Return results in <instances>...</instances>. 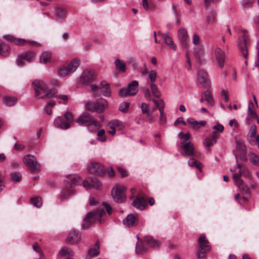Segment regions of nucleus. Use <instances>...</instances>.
<instances>
[{"instance_id":"a19ab883","label":"nucleus","mask_w":259,"mask_h":259,"mask_svg":"<svg viewBox=\"0 0 259 259\" xmlns=\"http://www.w3.org/2000/svg\"><path fill=\"white\" fill-rule=\"evenodd\" d=\"M188 164L191 167H196L199 170L201 171L202 165L200 162H198L195 159L191 158L188 161Z\"/></svg>"},{"instance_id":"3c124183","label":"nucleus","mask_w":259,"mask_h":259,"mask_svg":"<svg viewBox=\"0 0 259 259\" xmlns=\"http://www.w3.org/2000/svg\"><path fill=\"white\" fill-rule=\"evenodd\" d=\"M257 118V115L253 110H247V116L246 120L249 121L250 120Z\"/></svg>"},{"instance_id":"bf43d9fd","label":"nucleus","mask_w":259,"mask_h":259,"mask_svg":"<svg viewBox=\"0 0 259 259\" xmlns=\"http://www.w3.org/2000/svg\"><path fill=\"white\" fill-rule=\"evenodd\" d=\"M56 98L62 101H59V104H66L68 101V96L65 95H58L56 96Z\"/></svg>"},{"instance_id":"39448f33","label":"nucleus","mask_w":259,"mask_h":259,"mask_svg":"<svg viewBox=\"0 0 259 259\" xmlns=\"http://www.w3.org/2000/svg\"><path fill=\"white\" fill-rule=\"evenodd\" d=\"M139 82L137 80L133 81L128 84L127 88H122L119 91V95L121 97L135 95L138 91Z\"/></svg>"},{"instance_id":"f03ea898","label":"nucleus","mask_w":259,"mask_h":259,"mask_svg":"<svg viewBox=\"0 0 259 259\" xmlns=\"http://www.w3.org/2000/svg\"><path fill=\"white\" fill-rule=\"evenodd\" d=\"M64 119L61 116H58L54 121L55 125L62 130L69 128L71 123L74 120V117L72 113L67 111L64 114Z\"/></svg>"},{"instance_id":"a878e982","label":"nucleus","mask_w":259,"mask_h":259,"mask_svg":"<svg viewBox=\"0 0 259 259\" xmlns=\"http://www.w3.org/2000/svg\"><path fill=\"white\" fill-rule=\"evenodd\" d=\"M137 220V216L131 213L128 214L126 218L123 220V223L125 226L128 227H132L135 225Z\"/></svg>"},{"instance_id":"b1692460","label":"nucleus","mask_w":259,"mask_h":259,"mask_svg":"<svg viewBox=\"0 0 259 259\" xmlns=\"http://www.w3.org/2000/svg\"><path fill=\"white\" fill-rule=\"evenodd\" d=\"M107 101L104 99H100L96 102V112L102 113L107 107Z\"/></svg>"},{"instance_id":"473e14b6","label":"nucleus","mask_w":259,"mask_h":259,"mask_svg":"<svg viewBox=\"0 0 259 259\" xmlns=\"http://www.w3.org/2000/svg\"><path fill=\"white\" fill-rule=\"evenodd\" d=\"M17 101L16 98L11 97H6L3 99L4 104L9 107L14 106L16 103Z\"/></svg>"},{"instance_id":"58836bf2","label":"nucleus","mask_w":259,"mask_h":259,"mask_svg":"<svg viewBox=\"0 0 259 259\" xmlns=\"http://www.w3.org/2000/svg\"><path fill=\"white\" fill-rule=\"evenodd\" d=\"M150 88H151V92L154 97H155L156 98L160 97V96H161L160 92L159 90L157 85L155 83H151L150 84Z\"/></svg>"},{"instance_id":"4c0bfd02","label":"nucleus","mask_w":259,"mask_h":259,"mask_svg":"<svg viewBox=\"0 0 259 259\" xmlns=\"http://www.w3.org/2000/svg\"><path fill=\"white\" fill-rule=\"evenodd\" d=\"M115 64L117 69L120 70L122 72H125L126 70V65L124 61L117 59L115 61Z\"/></svg>"},{"instance_id":"cd10ccee","label":"nucleus","mask_w":259,"mask_h":259,"mask_svg":"<svg viewBox=\"0 0 259 259\" xmlns=\"http://www.w3.org/2000/svg\"><path fill=\"white\" fill-rule=\"evenodd\" d=\"M188 122L192 125V127L195 130L199 129L201 126H205L206 121L202 120L198 122L192 118H189L187 119Z\"/></svg>"},{"instance_id":"6ab92c4d","label":"nucleus","mask_w":259,"mask_h":259,"mask_svg":"<svg viewBox=\"0 0 259 259\" xmlns=\"http://www.w3.org/2000/svg\"><path fill=\"white\" fill-rule=\"evenodd\" d=\"M158 35L161 37L165 44L167 45L170 49L175 51L177 46L174 43L172 38L168 34L158 32Z\"/></svg>"},{"instance_id":"de8ad7c7","label":"nucleus","mask_w":259,"mask_h":259,"mask_svg":"<svg viewBox=\"0 0 259 259\" xmlns=\"http://www.w3.org/2000/svg\"><path fill=\"white\" fill-rule=\"evenodd\" d=\"M74 192L72 189H67L63 191L61 195V198L63 200L67 199L69 196L73 195Z\"/></svg>"},{"instance_id":"c85d7f7f","label":"nucleus","mask_w":259,"mask_h":259,"mask_svg":"<svg viewBox=\"0 0 259 259\" xmlns=\"http://www.w3.org/2000/svg\"><path fill=\"white\" fill-rule=\"evenodd\" d=\"M100 253V245L99 242H96L94 245H92L88 250V254L91 256H95Z\"/></svg>"},{"instance_id":"7ed1b4c3","label":"nucleus","mask_w":259,"mask_h":259,"mask_svg":"<svg viewBox=\"0 0 259 259\" xmlns=\"http://www.w3.org/2000/svg\"><path fill=\"white\" fill-rule=\"evenodd\" d=\"M23 160L31 172H38L40 171V165L38 163L36 158L34 156L27 154L23 157Z\"/></svg>"},{"instance_id":"6e6552de","label":"nucleus","mask_w":259,"mask_h":259,"mask_svg":"<svg viewBox=\"0 0 259 259\" xmlns=\"http://www.w3.org/2000/svg\"><path fill=\"white\" fill-rule=\"evenodd\" d=\"M123 186H116L112 188L111 193L114 200L118 203H121L125 200L124 190Z\"/></svg>"},{"instance_id":"f704fd0d","label":"nucleus","mask_w":259,"mask_h":259,"mask_svg":"<svg viewBox=\"0 0 259 259\" xmlns=\"http://www.w3.org/2000/svg\"><path fill=\"white\" fill-rule=\"evenodd\" d=\"M203 97L204 98L205 100L207 102L208 105L212 106L213 104V100L209 91H206L202 93Z\"/></svg>"},{"instance_id":"9b49d317","label":"nucleus","mask_w":259,"mask_h":259,"mask_svg":"<svg viewBox=\"0 0 259 259\" xmlns=\"http://www.w3.org/2000/svg\"><path fill=\"white\" fill-rule=\"evenodd\" d=\"M246 30L243 31V35L239 38L238 47L241 52L242 55L246 59L248 56L247 49L246 48V41L248 39V36L245 33Z\"/></svg>"},{"instance_id":"aec40b11","label":"nucleus","mask_w":259,"mask_h":259,"mask_svg":"<svg viewBox=\"0 0 259 259\" xmlns=\"http://www.w3.org/2000/svg\"><path fill=\"white\" fill-rule=\"evenodd\" d=\"M80 235L75 230L71 231L68 234L66 242L71 244L77 243L80 241Z\"/></svg>"},{"instance_id":"bb28decb","label":"nucleus","mask_w":259,"mask_h":259,"mask_svg":"<svg viewBox=\"0 0 259 259\" xmlns=\"http://www.w3.org/2000/svg\"><path fill=\"white\" fill-rule=\"evenodd\" d=\"M181 148L185 151V154L188 156H193L195 153L194 146L190 142L182 144Z\"/></svg>"},{"instance_id":"680f3d73","label":"nucleus","mask_w":259,"mask_h":259,"mask_svg":"<svg viewBox=\"0 0 259 259\" xmlns=\"http://www.w3.org/2000/svg\"><path fill=\"white\" fill-rule=\"evenodd\" d=\"M86 108L89 110L96 111V102L94 103L90 102H87L86 104Z\"/></svg>"},{"instance_id":"2eb2a0df","label":"nucleus","mask_w":259,"mask_h":259,"mask_svg":"<svg viewBox=\"0 0 259 259\" xmlns=\"http://www.w3.org/2000/svg\"><path fill=\"white\" fill-rule=\"evenodd\" d=\"M5 37L7 39L10 40L12 41H13L15 45L18 46H24L27 42L30 43L32 45L35 46L37 47H40L41 45L39 42H38L37 41H29L26 40L24 39L14 38L13 36L10 35L6 36Z\"/></svg>"},{"instance_id":"393cba45","label":"nucleus","mask_w":259,"mask_h":259,"mask_svg":"<svg viewBox=\"0 0 259 259\" xmlns=\"http://www.w3.org/2000/svg\"><path fill=\"white\" fill-rule=\"evenodd\" d=\"M144 241L146 245L151 247H158L161 245V243L158 240L149 236H145L144 238Z\"/></svg>"},{"instance_id":"0e129e2a","label":"nucleus","mask_w":259,"mask_h":259,"mask_svg":"<svg viewBox=\"0 0 259 259\" xmlns=\"http://www.w3.org/2000/svg\"><path fill=\"white\" fill-rule=\"evenodd\" d=\"M141 108L143 114H145L149 111L148 105L145 103H142Z\"/></svg>"},{"instance_id":"37998d69","label":"nucleus","mask_w":259,"mask_h":259,"mask_svg":"<svg viewBox=\"0 0 259 259\" xmlns=\"http://www.w3.org/2000/svg\"><path fill=\"white\" fill-rule=\"evenodd\" d=\"M51 54L49 52H44L40 57V62L41 63H47L50 61Z\"/></svg>"},{"instance_id":"a211bd4d","label":"nucleus","mask_w":259,"mask_h":259,"mask_svg":"<svg viewBox=\"0 0 259 259\" xmlns=\"http://www.w3.org/2000/svg\"><path fill=\"white\" fill-rule=\"evenodd\" d=\"M132 204L133 206L140 210H143L148 205L147 201L141 196H138L134 200Z\"/></svg>"},{"instance_id":"c9c22d12","label":"nucleus","mask_w":259,"mask_h":259,"mask_svg":"<svg viewBox=\"0 0 259 259\" xmlns=\"http://www.w3.org/2000/svg\"><path fill=\"white\" fill-rule=\"evenodd\" d=\"M79 66V62L77 60H73L66 67L71 73L74 72Z\"/></svg>"},{"instance_id":"69168bd1","label":"nucleus","mask_w":259,"mask_h":259,"mask_svg":"<svg viewBox=\"0 0 259 259\" xmlns=\"http://www.w3.org/2000/svg\"><path fill=\"white\" fill-rule=\"evenodd\" d=\"M212 129H213L214 131L221 133L224 131V127L223 125L218 123L216 125H214L212 127Z\"/></svg>"},{"instance_id":"2f4dec72","label":"nucleus","mask_w":259,"mask_h":259,"mask_svg":"<svg viewBox=\"0 0 259 259\" xmlns=\"http://www.w3.org/2000/svg\"><path fill=\"white\" fill-rule=\"evenodd\" d=\"M146 245L144 242H139L136 247V252L138 254H142L148 250V247Z\"/></svg>"},{"instance_id":"864d4df0","label":"nucleus","mask_w":259,"mask_h":259,"mask_svg":"<svg viewBox=\"0 0 259 259\" xmlns=\"http://www.w3.org/2000/svg\"><path fill=\"white\" fill-rule=\"evenodd\" d=\"M58 73L60 75L62 76H66L70 73H71L70 71H69L68 68L66 66H63L61 67L59 70Z\"/></svg>"},{"instance_id":"ddd939ff","label":"nucleus","mask_w":259,"mask_h":259,"mask_svg":"<svg viewBox=\"0 0 259 259\" xmlns=\"http://www.w3.org/2000/svg\"><path fill=\"white\" fill-rule=\"evenodd\" d=\"M35 56V53L32 51H28L20 54L17 59V64L19 66L23 65V61H26L28 62H31Z\"/></svg>"},{"instance_id":"5701e85b","label":"nucleus","mask_w":259,"mask_h":259,"mask_svg":"<svg viewBox=\"0 0 259 259\" xmlns=\"http://www.w3.org/2000/svg\"><path fill=\"white\" fill-rule=\"evenodd\" d=\"M237 149L240 151L239 153L240 159L243 161H246L247 158L246 157V149L245 145L241 142H237Z\"/></svg>"},{"instance_id":"79ce46f5","label":"nucleus","mask_w":259,"mask_h":259,"mask_svg":"<svg viewBox=\"0 0 259 259\" xmlns=\"http://www.w3.org/2000/svg\"><path fill=\"white\" fill-rule=\"evenodd\" d=\"M55 104L56 103L54 101L51 100L45 106L44 109L48 115H50L52 114V108L55 105Z\"/></svg>"},{"instance_id":"412c9836","label":"nucleus","mask_w":259,"mask_h":259,"mask_svg":"<svg viewBox=\"0 0 259 259\" xmlns=\"http://www.w3.org/2000/svg\"><path fill=\"white\" fill-rule=\"evenodd\" d=\"M80 177L76 175H69L67 176L65 180L66 186L69 188H72L75 185L79 180Z\"/></svg>"},{"instance_id":"5fc2aeb1","label":"nucleus","mask_w":259,"mask_h":259,"mask_svg":"<svg viewBox=\"0 0 259 259\" xmlns=\"http://www.w3.org/2000/svg\"><path fill=\"white\" fill-rule=\"evenodd\" d=\"M148 78L151 83H154L157 77V73L155 71L151 70L148 72Z\"/></svg>"},{"instance_id":"4be33fe9","label":"nucleus","mask_w":259,"mask_h":259,"mask_svg":"<svg viewBox=\"0 0 259 259\" xmlns=\"http://www.w3.org/2000/svg\"><path fill=\"white\" fill-rule=\"evenodd\" d=\"M199 248L202 251L206 252L210 250V247L208 245V240L204 235H201L198 239Z\"/></svg>"},{"instance_id":"4d7b16f0","label":"nucleus","mask_w":259,"mask_h":259,"mask_svg":"<svg viewBox=\"0 0 259 259\" xmlns=\"http://www.w3.org/2000/svg\"><path fill=\"white\" fill-rule=\"evenodd\" d=\"M178 136H179V139H180L182 141V142L183 143H184V142L187 141L189 140V139L190 138V135L189 133H187L185 134H184L182 133V132H181L179 134Z\"/></svg>"},{"instance_id":"8fccbe9b","label":"nucleus","mask_w":259,"mask_h":259,"mask_svg":"<svg viewBox=\"0 0 259 259\" xmlns=\"http://www.w3.org/2000/svg\"><path fill=\"white\" fill-rule=\"evenodd\" d=\"M32 203L34 206L39 207L42 205V201L40 198L38 197H34L31 199Z\"/></svg>"},{"instance_id":"49530a36","label":"nucleus","mask_w":259,"mask_h":259,"mask_svg":"<svg viewBox=\"0 0 259 259\" xmlns=\"http://www.w3.org/2000/svg\"><path fill=\"white\" fill-rule=\"evenodd\" d=\"M217 143V140L213 139L211 137L208 136L204 141V145L206 147H209Z\"/></svg>"},{"instance_id":"20e7f679","label":"nucleus","mask_w":259,"mask_h":259,"mask_svg":"<svg viewBox=\"0 0 259 259\" xmlns=\"http://www.w3.org/2000/svg\"><path fill=\"white\" fill-rule=\"evenodd\" d=\"M76 122L80 125L88 126L89 128L91 126L97 127L98 125L97 121L94 120L93 116L87 112L82 113Z\"/></svg>"},{"instance_id":"423d86ee","label":"nucleus","mask_w":259,"mask_h":259,"mask_svg":"<svg viewBox=\"0 0 259 259\" xmlns=\"http://www.w3.org/2000/svg\"><path fill=\"white\" fill-rule=\"evenodd\" d=\"M237 167L239 169V170L237 174H233V179L240 190L244 194L249 195L250 191L249 188L244 184L243 181L240 179L241 176V165L238 164Z\"/></svg>"},{"instance_id":"0eeeda50","label":"nucleus","mask_w":259,"mask_h":259,"mask_svg":"<svg viewBox=\"0 0 259 259\" xmlns=\"http://www.w3.org/2000/svg\"><path fill=\"white\" fill-rule=\"evenodd\" d=\"M88 169L91 174L103 176L106 173V169L101 163L97 162H92L88 165Z\"/></svg>"},{"instance_id":"72a5a7b5","label":"nucleus","mask_w":259,"mask_h":259,"mask_svg":"<svg viewBox=\"0 0 259 259\" xmlns=\"http://www.w3.org/2000/svg\"><path fill=\"white\" fill-rule=\"evenodd\" d=\"M73 254L74 252L70 248L65 247H62L59 252L60 257H63L66 255L73 256Z\"/></svg>"},{"instance_id":"9d476101","label":"nucleus","mask_w":259,"mask_h":259,"mask_svg":"<svg viewBox=\"0 0 259 259\" xmlns=\"http://www.w3.org/2000/svg\"><path fill=\"white\" fill-rule=\"evenodd\" d=\"M95 72L93 70H84L80 76V81L84 84L92 82L95 79Z\"/></svg>"},{"instance_id":"f8f14e48","label":"nucleus","mask_w":259,"mask_h":259,"mask_svg":"<svg viewBox=\"0 0 259 259\" xmlns=\"http://www.w3.org/2000/svg\"><path fill=\"white\" fill-rule=\"evenodd\" d=\"M35 91V96L40 94V92L46 93L48 90L47 85L42 81L39 80H34L32 83Z\"/></svg>"},{"instance_id":"f3484780","label":"nucleus","mask_w":259,"mask_h":259,"mask_svg":"<svg viewBox=\"0 0 259 259\" xmlns=\"http://www.w3.org/2000/svg\"><path fill=\"white\" fill-rule=\"evenodd\" d=\"M214 55L219 66L223 68L225 61V52L220 47H218L214 50Z\"/></svg>"},{"instance_id":"603ef678","label":"nucleus","mask_w":259,"mask_h":259,"mask_svg":"<svg viewBox=\"0 0 259 259\" xmlns=\"http://www.w3.org/2000/svg\"><path fill=\"white\" fill-rule=\"evenodd\" d=\"M130 103L127 102L121 103L119 106V110L123 113L126 112L128 109Z\"/></svg>"},{"instance_id":"7c9ffc66","label":"nucleus","mask_w":259,"mask_h":259,"mask_svg":"<svg viewBox=\"0 0 259 259\" xmlns=\"http://www.w3.org/2000/svg\"><path fill=\"white\" fill-rule=\"evenodd\" d=\"M108 126L109 127H114L115 129L121 130L124 127V126L121 121L117 119H114L110 121Z\"/></svg>"},{"instance_id":"c756f323","label":"nucleus","mask_w":259,"mask_h":259,"mask_svg":"<svg viewBox=\"0 0 259 259\" xmlns=\"http://www.w3.org/2000/svg\"><path fill=\"white\" fill-rule=\"evenodd\" d=\"M256 132V126L255 124H253L251 125L249 133L247 136V140L250 143H252L254 142V137Z\"/></svg>"},{"instance_id":"1a4fd4ad","label":"nucleus","mask_w":259,"mask_h":259,"mask_svg":"<svg viewBox=\"0 0 259 259\" xmlns=\"http://www.w3.org/2000/svg\"><path fill=\"white\" fill-rule=\"evenodd\" d=\"M91 88L93 92L97 93H98L100 90L104 96L109 97L111 95L109 84L104 81H102L101 82L100 87L97 86L95 84H92Z\"/></svg>"},{"instance_id":"e433bc0d","label":"nucleus","mask_w":259,"mask_h":259,"mask_svg":"<svg viewBox=\"0 0 259 259\" xmlns=\"http://www.w3.org/2000/svg\"><path fill=\"white\" fill-rule=\"evenodd\" d=\"M9 53V47L6 44L0 42V55L3 57H6Z\"/></svg>"},{"instance_id":"052dcab7","label":"nucleus","mask_w":259,"mask_h":259,"mask_svg":"<svg viewBox=\"0 0 259 259\" xmlns=\"http://www.w3.org/2000/svg\"><path fill=\"white\" fill-rule=\"evenodd\" d=\"M117 170L120 176L125 178L127 176V172L123 168L121 167H117Z\"/></svg>"},{"instance_id":"13d9d810","label":"nucleus","mask_w":259,"mask_h":259,"mask_svg":"<svg viewBox=\"0 0 259 259\" xmlns=\"http://www.w3.org/2000/svg\"><path fill=\"white\" fill-rule=\"evenodd\" d=\"M45 93L46 94L45 95L41 96L40 98L41 99L50 98L53 96H55L56 97V95H55L56 92H55V90H50L48 92H46Z\"/></svg>"},{"instance_id":"dca6fc26","label":"nucleus","mask_w":259,"mask_h":259,"mask_svg":"<svg viewBox=\"0 0 259 259\" xmlns=\"http://www.w3.org/2000/svg\"><path fill=\"white\" fill-rule=\"evenodd\" d=\"M178 35L182 46L187 48L189 42L187 30L184 28H180L178 31Z\"/></svg>"},{"instance_id":"e2e57ef3","label":"nucleus","mask_w":259,"mask_h":259,"mask_svg":"<svg viewBox=\"0 0 259 259\" xmlns=\"http://www.w3.org/2000/svg\"><path fill=\"white\" fill-rule=\"evenodd\" d=\"M254 1L255 0H243L242 5L244 7H250Z\"/></svg>"},{"instance_id":"a18cd8bd","label":"nucleus","mask_w":259,"mask_h":259,"mask_svg":"<svg viewBox=\"0 0 259 259\" xmlns=\"http://www.w3.org/2000/svg\"><path fill=\"white\" fill-rule=\"evenodd\" d=\"M91 183L92 188H94L96 189H99L102 186L100 181L95 177L92 178Z\"/></svg>"},{"instance_id":"6e6d98bb","label":"nucleus","mask_w":259,"mask_h":259,"mask_svg":"<svg viewBox=\"0 0 259 259\" xmlns=\"http://www.w3.org/2000/svg\"><path fill=\"white\" fill-rule=\"evenodd\" d=\"M11 177L13 181L18 182L22 179L21 175L19 172H13L11 174Z\"/></svg>"},{"instance_id":"ea45409f","label":"nucleus","mask_w":259,"mask_h":259,"mask_svg":"<svg viewBox=\"0 0 259 259\" xmlns=\"http://www.w3.org/2000/svg\"><path fill=\"white\" fill-rule=\"evenodd\" d=\"M66 10L62 8H59L55 12V16L56 17V19L58 20H61L63 18H64L66 16Z\"/></svg>"},{"instance_id":"c03bdc74","label":"nucleus","mask_w":259,"mask_h":259,"mask_svg":"<svg viewBox=\"0 0 259 259\" xmlns=\"http://www.w3.org/2000/svg\"><path fill=\"white\" fill-rule=\"evenodd\" d=\"M249 160L250 162L255 165L259 166V156L250 152L249 154Z\"/></svg>"},{"instance_id":"09e8293b","label":"nucleus","mask_w":259,"mask_h":259,"mask_svg":"<svg viewBox=\"0 0 259 259\" xmlns=\"http://www.w3.org/2000/svg\"><path fill=\"white\" fill-rule=\"evenodd\" d=\"M97 139L100 142H105L106 140V137L105 135L104 129H101L97 133Z\"/></svg>"},{"instance_id":"774afa93","label":"nucleus","mask_w":259,"mask_h":259,"mask_svg":"<svg viewBox=\"0 0 259 259\" xmlns=\"http://www.w3.org/2000/svg\"><path fill=\"white\" fill-rule=\"evenodd\" d=\"M160 106L158 107L157 109H158L159 111L160 114H162L164 113V108H165V103L164 101L162 99H160Z\"/></svg>"},{"instance_id":"4468645a","label":"nucleus","mask_w":259,"mask_h":259,"mask_svg":"<svg viewBox=\"0 0 259 259\" xmlns=\"http://www.w3.org/2000/svg\"><path fill=\"white\" fill-rule=\"evenodd\" d=\"M197 76L198 81L202 87L207 88L209 85L210 81L206 71L203 70H199Z\"/></svg>"},{"instance_id":"338daca9","label":"nucleus","mask_w":259,"mask_h":259,"mask_svg":"<svg viewBox=\"0 0 259 259\" xmlns=\"http://www.w3.org/2000/svg\"><path fill=\"white\" fill-rule=\"evenodd\" d=\"M32 248H33L34 251H35V252L39 253V254L40 255H42V252L41 249V248H40V247L39 246V245H38L37 243H35L34 244H33Z\"/></svg>"},{"instance_id":"f257e3e1","label":"nucleus","mask_w":259,"mask_h":259,"mask_svg":"<svg viewBox=\"0 0 259 259\" xmlns=\"http://www.w3.org/2000/svg\"><path fill=\"white\" fill-rule=\"evenodd\" d=\"M103 205L102 207L87 213L86 217L83 219V223L81 225L82 229H88L96 220H98L100 224L103 223L104 222V216L106 215L105 209L109 215L111 213L112 208L110 206L105 202H103Z\"/></svg>"}]
</instances>
